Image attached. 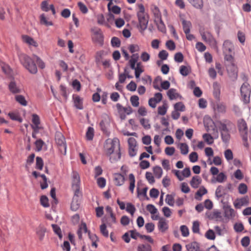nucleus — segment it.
<instances>
[{
    "label": "nucleus",
    "instance_id": "b1692460",
    "mask_svg": "<svg viewBox=\"0 0 251 251\" xmlns=\"http://www.w3.org/2000/svg\"><path fill=\"white\" fill-rule=\"evenodd\" d=\"M188 251H199V244L196 242H193L186 245Z\"/></svg>",
    "mask_w": 251,
    "mask_h": 251
},
{
    "label": "nucleus",
    "instance_id": "bf43d9fd",
    "mask_svg": "<svg viewBox=\"0 0 251 251\" xmlns=\"http://www.w3.org/2000/svg\"><path fill=\"white\" fill-rule=\"evenodd\" d=\"M116 107L118 112L121 115V118L122 119H124L126 117L125 115V107L122 106L120 103H117L116 104Z\"/></svg>",
    "mask_w": 251,
    "mask_h": 251
},
{
    "label": "nucleus",
    "instance_id": "0eeeda50",
    "mask_svg": "<svg viewBox=\"0 0 251 251\" xmlns=\"http://www.w3.org/2000/svg\"><path fill=\"white\" fill-rule=\"evenodd\" d=\"M229 64L226 65V70L229 77L235 80L238 77V68L234 64V59L232 62H228Z\"/></svg>",
    "mask_w": 251,
    "mask_h": 251
},
{
    "label": "nucleus",
    "instance_id": "a18cd8bd",
    "mask_svg": "<svg viewBox=\"0 0 251 251\" xmlns=\"http://www.w3.org/2000/svg\"><path fill=\"white\" fill-rule=\"evenodd\" d=\"M100 233L105 237H108L109 235L108 231L106 228V226L105 223H103L100 226Z\"/></svg>",
    "mask_w": 251,
    "mask_h": 251
},
{
    "label": "nucleus",
    "instance_id": "6e6552de",
    "mask_svg": "<svg viewBox=\"0 0 251 251\" xmlns=\"http://www.w3.org/2000/svg\"><path fill=\"white\" fill-rule=\"evenodd\" d=\"M55 140L56 143L59 147L61 152L63 154H65L66 152V145L63 135L60 133H57L55 134Z\"/></svg>",
    "mask_w": 251,
    "mask_h": 251
},
{
    "label": "nucleus",
    "instance_id": "3c124183",
    "mask_svg": "<svg viewBox=\"0 0 251 251\" xmlns=\"http://www.w3.org/2000/svg\"><path fill=\"white\" fill-rule=\"evenodd\" d=\"M51 226L53 231L58 236L60 239H61L62 238V234L60 228L57 225L55 224H52Z\"/></svg>",
    "mask_w": 251,
    "mask_h": 251
},
{
    "label": "nucleus",
    "instance_id": "c85d7f7f",
    "mask_svg": "<svg viewBox=\"0 0 251 251\" xmlns=\"http://www.w3.org/2000/svg\"><path fill=\"white\" fill-rule=\"evenodd\" d=\"M10 91L13 93H19L21 92L20 89L17 86L14 81H11L8 86Z\"/></svg>",
    "mask_w": 251,
    "mask_h": 251
},
{
    "label": "nucleus",
    "instance_id": "2eb2a0df",
    "mask_svg": "<svg viewBox=\"0 0 251 251\" xmlns=\"http://www.w3.org/2000/svg\"><path fill=\"white\" fill-rule=\"evenodd\" d=\"M167 94L170 100L182 99L181 96L177 92V90L174 88L169 89Z\"/></svg>",
    "mask_w": 251,
    "mask_h": 251
},
{
    "label": "nucleus",
    "instance_id": "c9c22d12",
    "mask_svg": "<svg viewBox=\"0 0 251 251\" xmlns=\"http://www.w3.org/2000/svg\"><path fill=\"white\" fill-rule=\"evenodd\" d=\"M214 90L213 95L215 99H219L220 96V86L217 83H214L213 84Z\"/></svg>",
    "mask_w": 251,
    "mask_h": 251
},
{
    "label": "nucleus",
    "instance_id": "473e14b6",
    "mask_svg": "<svg viewBox=\"0 0 251 251\" xmlns=\"http://www.w3.org/2000/svg\"><path fill=\"white\" fill-rule=\"evenodd\" d=\"M188 1L195 7L201 9L203 7L202 0H188Z\"/></svg>",
    "mask_w": 251,
    "mask_h": 251
},
{
    "label": "nucleus",
    "instance_id": "5701e85b",
    "mask_svg": "<svg viewBox=\"0 0 251 251\" xmlns=\"http://www.w3.org/2000/svg\"><path fill=\"white\" fill-rule=\"evenodd\" d=\"M40 22L41 25H45L47 26H51L53 25L52 21H49L45 14H42L40 16Z\"/></svg>",
    "mask_w": 251,
    "mask_h": 251
},
{
    "label": "nucleus",
    "instance_id": "9b49d317",
    "mask_svg": "<svg viewBox=\"0 0 251 251\" xmlns=\"http://www.w3.org/2000/svg\"><path fill=\"white\" fill-rule=\"evenodd\" d=\"M81 196V192H74V196L73 198L71 205V208L73 211H76L80 207V198Z\"/></svg>",
    "mask_w": 251,
    "mask_h": 251
},
{
    "label": "nucleus",
    "instance_id": "4c0bfd02",
    "mask_svg": "<svg viewBox=\"0 0 251 251\" xmlns=\"http://www.w3.org/2000/svg\"><path fill=\"white\" fill-rule=\"evenodd\" d=\"M94 135V129L92 127H89L86 133L87 140L91 141L93 140Z\"/></svg>",
    "mask_w": 251,
    "mask_h": 251
},
{
    "label": "nucleus",
    "instance_id": "cd10ccee",
    "mask_svg": "<svg viewBox=\"0 0 251 251\" xmlns=\"http://www.w3.org/2000/svg\"><path fill=\"white\" fill-rule=\"evenodd\" d=\"M128 180L129 181V190L131 193H133L135 188V179L133 174H130L129 175Z\"/></svg>",
    "mask_w": 251,
    "mask_h": 251
},
{
    "label": "nucleus",
    "instance_id": "79ce46f5",
    "mask_svg": "<svg viewBox=\"0 0 251 251\" xmlns=\"http://www.w3.org/2000/svg\"><path fill=\"white\" fill-rule=\"evenodd\" d=\"M179 148L181 154L185 155L188 153L189 148L186 143H180Z\"/></svg>",
    "mask_w": 251,
    "mask_h": 251
},
{
    "label": "nucleus",
    "instance_id": "774afa93",
    "mask_svg": "<svg viewBox=\"0 0 251 251\" xmlns=\"http://www.w3.org/2000/svg\"><path fill=\"white\" fill-rule=\"evenodd\" d=\"M205 237L209 240H214L215 238V233L212 229L208 230L205 233Z\"/></svg>",
    "mask_w": 251,
    "mask_h": 251
},
{
    "label": "nucleus",
    "instance_id": "ddd939ff",
    "mask_svg": "<svg viewBox=\"0 0 251 251\" xmlns=\"http://www.w3.org/2000/svg\"><path fill=\"white\" fill-rule=\"evenodd\" d=\"M202 38L204 41L208 42L211 46L216 47L217 42L211 33H204L201 35Z\"/></svg>",
    "mask_w": 251,
    "mask_h": 251
},
{
    "label": "nucleus",
    "instance_id": "13d9d810",
    "mask_svg": "<svg viewBox=\"0 0 251 251\" xmlns=\"http://www.w3.org/2000/svg\"><path fill=\"white\" fill-rule=\"evenodd\" d=\"M216 126H218L221 132L228 130L226 124L222 121H217L216 122Z\"/></svg>",
    "mask_w": 251,
    "mask_h": 251
},
{
    "label": "nucleus",
    "instance_id": "7ed1b4c3",
    "mask_svg": "<svg viewBox=\"0 0 251 251\" xmlns=\"http://www.w3.org/2000/svg\"><path fill=\"white\" fill-rule=\"evenodd\" d=\"M234 46L233 43L229 40H226L223 45V51L224 55V59L227 62H232L234 60L233 55Z\"/></svg>",
    "mask_w": 251,
    "mask_h": 251
},
{
    "label": "nucleus",
    "instance_id": "ea45409f",
    "mask_svg": "<svg viewBox=\"0 0 251 251\" xmlns=\"http://www.w3.org/2000/svg\"><path fill=\"white\" fill-rule=\"evenodd\" d=\"M16 100L23 106H26L27 104V101L25 98L22 95H16L15 96Z\"/></svg>",
    "mask_w": 251,
    "mask_h": 251
},
{
    "label": "nucleus",
    "instance_id": "a878e982",
    "mask_svg": "<svg viewBox=\"0 0 251 251\" xmlns=\"http://www.w3.org/2000/svg\"><path fill=\"white\" fill-rule=\"evenodd\" d=\"M201 179L200 176H196L192 177V180L190 181V185L192 187L197 188L201 184Z\"/></svg>",
    "mask_w": 251,
    "mask_h": 251
},
{
    "label": "nucleus",
    "instance_id": "423d86ee",
    "mask_svg": "<svg viewBox=\"0 0 251 251\" xmlns=\"http://www.w3.org/2000/svg\"><path fill=\"white\" fill-rule=\"evenodd\" d=\"M240 92L243 102L246 104L249 103L251 90L250 85L248 83H244L242 84L240 88Z\"/></svg>",
    "mask_w": 251,
    "mask_h": 251
},
{
    "label": "nucleus",
    "instance_id": "58836bf2",
    "mask_svg": "<svg viewBox=\"0 0 251 251\" xmlns=\"http://www.w3.org/2000/svg\"><path fill=\"white\" fill-rule=\"evenodd\" d=\"M153 174L156 178H160L162 175L163 171L159 166H155L153 169Z\"/></svg>",
    "mask_w": 251,
    "mask_h": 251
},
{
    "label": "nucleus",
    "instance_id": "0e129e2a",
    "mask_svg": "<svg viewBox=\"0 0 251 251\" xmlns=\"http://www.w3.org/2000/svg\"><path fill=\"white\" fill-rule=\"evenodd\" d=\"M111 43L114 47H119L121 45V41L118 38L114 37L111 39Z\"/></svg>",
    "mask_w": 251,
    "mask_h": 251
},
{
    "label": "nucleus",
    "instance_id": "e433bc0d",
    "mask_svg": "<svg viewBox=\"0 0 251 251\" xmlns=\"http://www.w3.org/2000/svg\"><path fill=\"white\" fill-rule=\"evenodd\" d=\"M182 26L184 33H189L190 30V27L191 26V22L184 20L182 21Z\"/></svg>",
    "mask_w": 251,
    "mask_h": 251
},
{
    "label": "nucleus",
    "instance_id": "1a4fd4ad",
    "mask_svg": "<svg viewBox=\"0 0 251 251\" xmlns=\"http://www.w3.org/2000/svg\"><path fill=\"white\" fill-rule=\"evenodd\" d=\"M80 178L77 172L73 171L72 173V187L74 192H80Z\"/></svg>",
    "mask_w": 251,
    "mask_h": 251
},
{
    "label": "nucleus",
    "instance_id": "393cba45",
    "mask_svg": "<svg viewBox=\"0 0 251 251\" xmlns=\"http://www.w3.org/2000/svg\"><path fill=\"white\" fill-rule=\"evenodd\" d=\"M73 100L75 107L77 109H82L83 108V105L81 98L77 95H74Z\"/></svg>",
    "mask_w": 251,
    "mask_h": 251
},
{
    "label": "nucleus",
    "instance_id": "dca6fc26",
    "mask_svg": "<svg viewBox=\"0 0 251 251\" xmlns=\"http://www.w3.org/2000/svg\"><path fill=\"white\" fill-rule=\"evenodd\" d=\"M159 230L162 232H165L168 229V224L166 219L160 218L157 225Z\"/></svg>",
    "mask_w": 251,
    "mask_h": 251
},
{
    "label": "nucleus",
    "instance_id": "09e8293b",
    "mask_svg": "<svg viewBox=\"0 0 251 251\" xmlns=\"http://www.w3.org/2000/svg\"><path fill=\"white\" fill-rule=\"evenodd\" d=\"M141 125L146 129H149L151 128V125L149 123L148 119L145 118H141L140 120Z\"/></svg>",
    "mask_w": 251,
    "mask_h": 251
},
{
    "label": "nucleus",
    "instance_id": "4be33fe9",
    "mask_svg": "<svg viewBox=\"0 0 251 251\" xmlns=\"http://www.w3.org/2000/svg\"><path fill=\"white\" fill-rule=\"evenodd\" d=\"M207 217L210 219H215L217 221L221 220L222 219L221 212L218 211H215L210 213H206Z\"/></svg>",
    "mask_w": 251,
    "mask_h": 251
},
{
    "label": "nucleus",
    "instance_id": "7c9ffc66",
    "mask_svg": "<svg viewBox=\"0 0 251 251\" xmlns=\"http://www.w3.org/2000/svg\"><path fill=\"white\" fill-rule=\"evenodd\" d=\"M154 21L156 24L158 30L162 32H165L166 30V26L162 20V18L154 20Z\"/></svg>",
    "mask_w": 251,
    "mask_h": 251
},
{
    "label": "nucleus",
    "instance_id": "bb28decb",
    "mask_svg": "<svg viewBox=\"0 0 251 251\" xmlns=\"http://www.w3.org/2000/svg\"><path fill=\"white\" fill-rule=\"evenodd\" d=\"M87 232V228L86 224L85 223H82L79 226V229L77 234L79 239H82V233H86Z\"/></svg>",
    "mask_w": 251,
    "mask_h": 251
},
{
    "label": "nucleus",
    "instance_id": "e2e57ef3",
    "mask_svg": "<svg viewBox=\"0 0 251 251\" xmlns=\"http://www.w3.org/2000/svg\"><path fill=\"white\" fill-rule=\"evenodd\" d=\"M175 110L184 111L185 110V106L181 102L176 103L174 105Z\"/></svg>",
    "mask_w": 251,
    "mask_h": 251
},
{
    "label": "nucleus",
    "instance_id": "de8ad7c7",
    "mask_svg": "<svg viewBox=\"0 0 251 251\" xmlns=\"http://www.w3.org/2000/svg\"><path fill=\"white\" fill-rule=\"evenodd\" d=\"M41 9L45 12H48L50 10V5H49L48 0H45L41 2Z\"/></svg>",
    "mask_w": 251,
    "mask_h": 251
},
{
    "label": "nucleus",
    "instance_id": "4468645a",
    "mask_svg": "<svg viewBox=\"0 0 251 251\" xmlns=\"http://www.w3.org/2000/svg\"><path fill=\"white\" fill-rule=\"evenodd\" d=\"M32 122L33 124V125L32 126V129L36 131V132H38L39 129H40V127L39 125L40 124V120L39 116L36 114H33L32 115Z\"/></svg>",
    "mask_w": 251,
    "mask_h": 251
},
{
    "label": "nucleus",
    "instance_id": "a211bd4d",
    "mask_svg": "<svg viewBox=\"0 0 251 251\" xmlns=\"http://www.w3.org/2000/svg\"><path fill=\"white\" fill-rule=\"evenodd\" d=\"M22 40L24 42L26 43L28 45L33 46L35 47H37L38 46V44L37 42L32 38V37L26 35H24L22 36Z\"/></svg>",
    "mask_w": 251,
    "mask_h": 251
},
{
    "label": "nucleus",
    "instance_id": "6e6d98bb",
    "mask_svg": "<svg viewBox=\"0 0 251 251\" xmlns=\"http://www.w3.org/2000/svg\"><path fill=\"white\" fill-rule=\"evenodd\" d=\"M221 133L223 141L224 142H227L230 139V135L229 134L228 130L222 131Z\"/></svg>",
    "mask_w": 251,
    "mask_h": 251
},
{
    "label": "nucleus",
    "instance_id": "f257e3e1",
    "mask_svg": "<svg viewBox=\"0 0 251 251\" xmlns=\"http://www.w3.org/2000/svg\"><path fill=\"white\" fill-rule=\"evenodd\" d=\"M105 154L109 157V160L113 163L119 160L121 157L120 143L118 138L108 139L104 146Z\"/></svg>",
    "mask_w": 251,
    "mask_h": 251
},
{
    "label": "nucleus",
    "instance_id": "864d4df0",
    "mask_svg": "<svg viewBox=\"0 0 251 251\" xmlns=\"http://www.w3.org/2000/svg\"><path fill=\"white\" fill-rule=\"evenodd\" d=\"M215 110L220 113H225L226 111V106L224 103H219L217 104Z\"/></svg>",
    "mask_w": 251,
    "mask_h": 251
},
{
    "label": "nucleus",
    "instance_id": "6ab92c4d",
    "mask_svg": "<svg viewBox=\"0 0 251 251\" xmlns=\"http://www.w3.org/2000/svg\"><path fill=\"white\" fill-rule=\"evenodd\" d=\"M238 129L241 133H247L248 127L247 123L243 119H240L238 122Z\"/></svg>",
    "mask_w": 251,
    "mask_h": 251
},
{
    "label": "nucleus",
    "instance_id": "69168bd1",
    "mask_svg": "<svg viewBox=\"0 0 251 251\" xmlns=\"http://www.w3.org/2000/svg\"><path fill=\"white\" fill-rule=\"evenodd\" d=\"M166 202L170 206H173L174 204V198L171 195H167L165 199Z\"/></svg>",
    "mask_w": 251,
    "mask_h": 251
},
{
    "label": "nucleus",
    "instance_id": "680f3d73",
    "mask_svg": "<svg viewBox=\"0 0 251 251\" xmlns=\"http://www.w3.org/2000/svg\"><path fill=\"white\" fill-rule=\"evenodd\" d=\"M192 231L195 233H199L200 232V223L196 221L193 223Z\"/></svg>",
    "mask_w": 251,
    "mask_h": 251
},
{
    "label": "nucleus",
    "instance_id": "052dcab7",
    "mask_svg": "<svg viewBox=\"0 0 251 251\" xmlns=\"http://www.w3.org/2000/svg\"><path fill=\"white\" fill-rule=\"evenodd\" d=\"M207 193V190L204 187H201L196 193V199L197 197H201Z\"/></svg>",
    "mask_w": 251,
    "mask_h": 251
},
{
    "label": "nucleus",
    "instance_id": "c756f323",
    "mask_svg": "<svg viewBox=\"0 0 251 251\" xmlns=\"http://www.w3.org/2000/svg\"><path fill=\"white\" fill-rule=\"evenodd\" d=\"M151 10L154 15L155 20H157L161 18V12L157 6L155 5H151Z\"/></svg>",
    "mask_w": 251,
    "mask_h": 251
},
{
    "label": "nucleus",
    "instance_id": "20e7f679",
    "mask_svg": "<svg viewBox=\"0 0 251 251\" xmlns=\"http://www.w3.org/2000/svg\"><path fill=\"white\" fill-rule=\"evenodd\" d=\"M138 11L137 13L140 28L144 30L147 27L149 22V18L147 14L145 13V9L143 4H137Z\"/></svg>",
    "mask_w": 251,
    "mask_h": 251
},
{
    "label": "nucleus",
    "instance_id": "c03bdc74",
    "mask_svg": "<svg viewBox=\"0 0 251 251\" xmlns=\"http://www.w3.org/2000/svg\"><path fill=\"white\" fill-rule=\"evenodd\" d=\"M43 160L40 157L37 156L36 158V168L39 170H42L43 167Z\"/></svg>",
    "mask_w": 251,
    "mask_h": 251
},
{
    "label": "nucleus",
    "instance_id": "f704fd0d",
    "mask_svg": "<svg viewBox=\"0 0 251 251\" xmlns=\"http://www.w3.org/2000/svg\"><path fill=\"white\" fill-rule=\"evenodd\" d=\"M35 158V154L32 153L29 156H28L27 159L26 160V164L25 165V167L26 170H29V166L33 163L34 160Z\"/></svg>",
    "mask_w": 251,
    "mask_h": 251
},
{
    "label": "nucleus",
    "instance_id": "a19ab883",
    "mask_svg": "<svg viewBox=\"0 0 251 251\" xmlns=\"http://www.w3.org/2000/svg\"><path fill=\"white\" fill-rule=\"evenodd\" d=\"M179 72L183 76H187L190 72V68L189 67L182 65L180 67Z\"/></svg>",
    "mask_w": 251,
    "mask_h": 251
},
{
    "label": "nucleus",
    "instance_id": "49530a36",
    "mask_svg": "<svg viewBox=\"0 0 251 251\" xmlns=\"http://www.w3.org/2000/svg\"><path fill=\"white\" fill-rule=\"evenodd\" d=\"M126 211L129 213L131 216H133L136 211V208L131 203H127L126 204Z\"/></svg>",
    "mask_w": 251,
    "mask_h": 251
},
{
    "label": "nucleus",
    "instance_id": "72a5a7b5",
    "mask_svg": "<svg viewBox=\"0 0 251 251\" xmlns=\"http://www.w3.org/2000/svg\"><path fill=\"white\" fill-rule=\"evenodd\" d=\"M137 251H152V248L148 244H140L138 246Z\"/></svg>",
    "mask_w": 251,
    "mask_h": 251
},
{
    "label": "nucleus",
    "instance_id": "4d7b16f0",
    "mask_svg": "<svg viewBox=\"0 0 251 251\" xmlns=\"http://www.w3.org/2000/svg\"><path fill=\"white\" fill-rule=\"evenodd\" d=\"M44 144V142L42 139H39L38 140H37L36 141V142H35V145L36 148V150L37 151H41L42 149V147H43Z\"/></svg>",
    "mask_w": 251,
    "mask_h": 251
},
{
    "label": "nucleus",
    "instance_id": "603ef678",
    "mask_svg": "<svg viewBox=\"0 0 251 251\" xmlns=\"http://www.w3.org/2000/svg\"><path fill=\"white\" fill-rule=\"evenodd\" d=\"M224 155L226 159L228 161H230L233 158V155L232 151L230 149L226 150L224 152Z\"/></svg>",
    "mask_w": 251,
    "mask_h": 251
},
{
    "label": "nucleus",
    "instance_id": "f03ea898",
    "mask_svg": "<svg viewBox=\"0 0 251 251\" xmlns=\"http://www.w3.org/2000/svg\"><path fill=\"white\" fill-rule=\"evenodd\" d=\"M18 55L21 63L31 74H35L37 72V68L34 61H36L40 68L44 69L45 67L44 62L37 55H34L32 58L22 52H18Z\"/></svg>",
    "mask_w": 251,
    "mask_h": 251
},
{
    "label": "nucleus",
    "instance_id": "f3484780",
    "mask_svg": "<svg viewBox=\"0 0 251 251\" xmlns=\"http://www.w3.org/2000/svg\"><path fill=\"white\" fill-rule=\"evenodd\" d=\"M225 217L228 219L234 218L236 212L230 206H227L225 208Z\"/></svg>",
    "mask_w": 251,
    "mask_h": 251
},
{
    "label": "nucleus",
    "instance_id": "f8f14e48",
    "mask_svg": "<svg viewBox=\"0 0 251 251\" xmlns=\"http://www.w3.org/2000/svg\"><path fill=\"white\" fill-rule=\"evenodd\" d=\"M249 199L248 196H245L240 199H237L233 202L234 207L239 209L243 206H246L249 204Z\"/></svg>",
    "mask_w": 251,
    "mask_h": 251
},
{
    "label": "nucleus",
    "instance_id": "8fccbe9b",
    "mask_svg": "<svg viewBox=\"0 0 251 251\" xmlns=\"http://www.w3.org/2000/svg\"><path fill=\"white\" fill-rule=\"evenodd\" d=\"M131 104L134 107H138L139 105V97L137 96H132L130 99Z\"/></svg>",
    "mask_w": 251,
    "mask_h": 251
},
{
    "label": "nucleus",
    "instance_id": "5fc2aeb1",
    "mask_svg": "<svg viewBox=\"0 0 251 251\" xmlns=\"http://www.w3.org/2000/svg\"><path fill=\"white\" fill-rule=\"evenodd\" d=\"M112 218L110 217V216L108 217H107L106 219L105 218H103L102 221L103 223H106L108 226L112 227L113 224H116L117 222L116 218H115V222H113Z\"/></svg>",
    "mask_w": 251,
    "mask_h": 251
},
{
    "label": "nucleus",
    "instance_id": "37998d69",
    "mask_svg": "<svg viewBox=\"0 0 251 251\" xmlns=\"http://www.w3.org/2000/svg\"><path fill=\"white\" fill-rule=\"evenodd\" d=\"M202 138L208 145H211L214 142L213 138L209 134L205 133L203 134Z\"/></svg>",
    "mask_w": 251,
    "mask_h": 251
},
{
    "label": "nucleus",
    "instance_id": "39448f33",
    "mask_svg": "<svg viewBox=\"0 0 251 251\" xmlns=\"http://www.w3.org/2000/svg\"><path fill=\"white\" fill-rule=\"evenodd\" d=\"M92 32V39L94 43L102 45L103 42V36L100 28L94 27L91 29Z\"/></svg>",
    "mask_w": 251,
    "mask_h": 251
},
{
    "label": "nucleus",
    "instance_id": "2f4dec72",
    "mask_svg": "<svg viewBox=\"0 0 251 251\" xmlns=\"http://www.w3.org/2000/svg\"><path fill=\"white\" fill-rule=\"evenodd\" d=\"M46 231V228L42 227L39 226L36 230V234L40 241H42Z\"/></svg>",
    "mask_w": 251,
    "mask_h": 251
},
{
    "label": "nucleus",
    "instance_id": "412c9836",
    "mask_svg": "<svg viewBox=\"0 0 251 251\" xmlns=\"http://www.w3.org/2000/svg\"><path fill=\"white\" fill-rule=\"evenodd\" d=\"M139 59L138 53H133L128 61V65L131 69H135V65Z\"/></svg>",
    "mask_w": 251,
    "mask_h": 251
},
{
    "label": "nucleus",
    "instance_id": "aec40b11",
    "mask_svg": "<svg viewBox=\"0 0 251 251\" xmlns=\"http://www.w3.org/2000/svg\"><path fill=\"white\" fill-rule=\"evenodd\" d=\"M114 180L116 185L121 186L125 182V177L121 174H115L114 176Z\"/></svg>",
    "mask_w": 251,
    "mask_h": 251
},
{
    "label": "nucleus",
    "instance_id": "9d476101",
    "mask_svg": "<svg viewBox=\"0 0 251 251\" xmlns=\"http://www.w3.org/2000/svg\"><path fill=\"white\" fill-rule=\"evenodd\" d=\"M128 153L131 157H133L136 155L137 151V142L135 139L133 137H130L128 140Z\"/></svg>",
    "mask_w": 251,
    "mask_h": 251
},
{
    "label": "nucleus",
    "instance_id": "338daca9",
    "mask_svg": "<svg viewBox=\"0 0 251 251\" xmlns=\"http://www.w3.org/2000/svg\"><path fill=\"white\" fill-rule=\"evenodd\" d=\"M226 179V176L224 173H220L217 175L216 181L222 183Z\"/></svg>",
    "mask_w": 251,
    "mask_h": 251
}]
</instances>
